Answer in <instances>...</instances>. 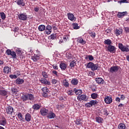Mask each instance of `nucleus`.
Wrapping results in <instances>:
<instances>
[{
    "instance_id": "nucleus-1",
    "label": "nucleus",
    "mask_w": 129,
    "mask_h": 129,
    "mask_svg": "<svg viewBox=\"0 0 129 129\" xmlns=\"http://www.w3.org/2000/svg\"><path fill=\"white\" fill-rule=\"evenodd\" d=\"M21 99L25 102V101H27V100H34L35 97L32 94H26L22 96Z\"/></svg>"
},
{
    "instance_id": "nucleus-2",
    "label": "nucleus",
    "mask_w": 129,
    "mask_h": 129,
    "mask_svg": "<svg viewBox=\"0 0 129 129\" xmlns=\"http://www.w3.org/2000/svg\"><path fill=\"white\" fill-rule=\"evenodd\" d=\"M86 68H91L92 71H95V70H97L99 68L98 64H94V63L92 62H90L87 63Z\"/></svg>"
},
{
    "instance_id": "nucleus-3",
    "label": "nucleus",
    "mask_w": 129,
    "mask_h": 129,
    "mask_svg": "<svg viewBox=\"0 0 129 129\" xmlns=\"http://www.w3.org/2000/svg\"><path fill=\"white\" fill-rule=\"evenodd\" d=\"M118 48L122 52H129L128 45H123L122 43L118 44Z\"/></svg>"
},
{
    "instance_id": "nucleus-4",
    "label": "nucleus",
    "mask_w": 129,
    "mask_h": 129,
    "mask_svg": "<svg viewBox=\"0 0 129 129\" xmlns=\"http://www.w3.org/2000/svg\"><path fill=\"white\" fill-rule=\"evenodd\" d=\"M105 48L107 49L106 51L110 53H115V52H116V47L113 45L105 46Z\"/></svg>"
},
{
    "instance_id": "nucleus-5",
    "label": "nucleus",
    "mask_w": 129,
    "mask_h": 129,
    "mask_svg": "<svg viewBox=\"0 0 129 129\" xmlns=\"http://www.w3.org/2000/svg\"><path fill=\"white\" fill-rule=\"evenodd\" d=\"M120 69V67L118 66H113L110 68V69L108 70L109 72H110V73H115L118 71Z\"/></svg>"
},
{
    "instance_id": "nucleus-6",
    "label": "nucleus",
    "mask_w": 129,
    "mask_h": 129,
    "mask_svg": "<svg viewBox=\"0 0 129 129\" xmlns=\"http://www.w3.org/2000/svg\"><path fill=\"white\" fill-rule=\"evenodd\" d=\"M18 18L21 21H27L28 20V15L26 13H20L18 15Z\"/></svg>"
},
{
    "instance_id": "nucleus-7",
    "label": "nucleus",
    "mask_w": 129,
    "mask_h": 129,
    "mask_svg": "<svg viewBox=\"0 0 129 129\" xmlns=\"http://www.w3.org/2000/svg\"><path fill=\"white\" fill-rule=\"evenodd\" d=\"M67 17L70 21H71L72 22L76 21L77 18L75 16H74V15H73V14L69 13L67 14Z\"/></svg>"
},
{
    "instance_id": "nucleus-8",
    "label": "nucleus",
    "mask_w": 129,
    "mask_h": 129,
    "mask_svg": "<svg viewBox=\"0 0 129 129\" xmlns=\"http://www.w3.org/2000/svg\"><path fill=\"white\" fill-rule=\"evenodd\" d=\"M42 90L43 91L42 96L43 97H47L48 95V93L49 92V89L45 87L42 88Z\"/></svg>"
},
{
    "instance_id": "nucleus-9",
    "label": "nucleus",
    "mask_w": 129,
    "mask_h": 129,
    "mask_svg": "<svg viewBox=\"0 0 129 129\" xmlns=\"http://www.w3.org/2000/svg\"><path fill=\"white\" fill-rule=\"evenodd\" d=\"M49 112V110L42 108L40 109V113L42 115V116H46V115H48V113Z\"/></svg>"
},
{
    "instance_id": "nucleus-10",
    "label": "nucleus",
    "mask_w": 129,
    "mask_h": 129,
    "mask_svg": "<svg viewBox=\"0 0 129 129\" xmlns=\"http://www.w3.org/2000/svg\"><path fill=\"white\" fill-rule=\"evenodd\" d=\"M77 99L79 101H86L87 100V96L86 95H81L77 96Z\"/></svg>"
},
{
    "instance_id": "nucleus-11",
    "label": "nucleus",
    "mask_w": 129,
    "mask_h": 129,
    "mask_svg": "<svg viewBox=\"0 0 129 129\" xmlns=\"http://www.w3.org/2000/svg\"><path fill=\"white\" fill-rule=\"evenodd\" d=\"M104 101L107 104H110V103L112 102V98H111V97L106 96L105 97Z\"/></svg>"
},
{
    "instance_id": "nucleus-12",
    "label": "nucleus",
    "mask_w": 129,
    "mask_h": 129,
    "mask_svg": "<svg viewBox=\"0 0 129 129\" xmlns=\"http://www.w3.org/2000/svg\"><path fill=\"white\" fill-rule=\"evenodd\" d=\"M6 112L7 114H13V112H14V108L11 106H9L6 108Z\"/></svg>"
},
{
    "instance_id": "nucleus-13",
    "label": "nucleus",
    "mask_w": 129,
    "mask_h": 129,
    "mask_svg": "<svg viewBox=\"0 0 129 129\" xmlns=\"http://www.w3.org/2000/svg\"><path fill=\"white\" fill-rule=\"evenodd\" d=\"M40 81L41 83H42V84H45V85H51V83L50 82H49L48 80H47V79H45V78H41L40 80Z\"/></svg>"
},
{
    "instance_id": "nucleus-14",
    "label": "nucleus",
    "mask_w": 129,
    "mask_h": 129,
    "mask_svg": "<svg viewBox=\"0 0 129 129\" xmlns=\"http://www.w3.org/2000/svg\"><path fill=\"white\" fill-rule=\"evenodd\" d=\"M56 117V114L52 111H50L48 113L47 117V118H49L50 119L52 118H54V117Z\"/></svg>"
},
{
    "instance_id": "nucleus-15",
    "label": "nucleus",
    "mask_w": 129,
    "mask_h": 129,
    "mask_svg": "<svg viewBox=\"0 0 129 129\" xmlns=\"http://www.w3.org/2000/svg\"><path fill=\"white\" fill-rule=\"evenodd\" d=\"M95 80L98 84H103L104 83V80L101 78H96Z\"/></svg>"
},
{
    "instance_id": "nucleus-16",
    "label": "nucleus",
    "mask_w": 129,
    "mask_h": 129,
    "mask_svg": "<svg viewBox=\"0 0 129 129\" xmlns=\"http://www.w3.org/2000/svg\"><path fill=\"white\" fill-rule=\"evenodd\" d=\"M126 15H127V12H118L117 17L119 18H123V17H125Z\"/></svg>"
},
{
    "instance_id": "nucleus-17",
    "label": "nucleus",
    "mask_w": 129,
    "mask_h": 129,
    "mask_svg": "<svg viewBox=\"0 0 129 129\" xmlns=\"http://www.w3.org/2000/svg\"><path fill=\"white\" fill-rule=\"evenodd\" d=\"M6 125H7V119H6V117H3L2 120H0V125H3V126H5Z\"/></svg>"
},
{
    "instance_id": "nucleus-18",
    "label": "nucleus",
    "mask_w": 129,
    "mask_h": 129,
    "mask_svg": "<svg viewBox=\"0 0 129 129\" xmlns=\"http://www.w3.org/2000/svg\"><path fill=\"white\" fill-rule=\"evenodd\" d=\"M77 41L78 43H80V44H82V45H85L86 44V41L85 40H83V38L82 37H80L77 38Z\"/></svg>"
},
{
    "instance_id": "nucleus-19",
    "label": "nucleus",
    "mask_w": 129,
    "mask_h": 129,
    "mask_svg": "<svg viewBox=\"0 0 129 129\" xmlns=\"http://www.w3.org/2000/svg\"><path fill=\"white\" fill-rule=\"evenodd\" d=\"M32 118V115L29 113H27L25 115V120L26 121H31V119Z\"/></svg>"
},
{
    "instance_id": "nucleus-20",
    "label": "nucleus",
    "mask_w": 129,
    "mask_h": 129,
    "mask_svg": "<svg viewBox=\"0 0 129 129\" xmlns=\"http://www.w3.org/2000/svg\"><path fill=\"white\" fill-rule=\"evenodd\" d=\"M123 31V30H122L121 28L116 29L115 31L116 36H119L120 34L122 33Z\"/></svg>"
},
{
    "instance_id": "nucleus-21",
    "label": "nucleus",
    "mask_w": 129,
    "mask_h": 129,
    "mask_svg": "<svg viewBox=\"0 0 129 129\" xmlns=\"http://www.w3.org/2000/svg\"><path fill=\"white\" fill-rule=\"evenodd\" d=\"M59 67L61 70H66V69L67 68V65L66 63L61 62L59 64Z\"/></svg>"
},
{
    "instance_id": "nucleus-22",
    "label": "nucleus",
    "mask_w": 129,
    "mask_h": 129,
    "mask_svg": "<svg viewBox=\"0 0 129 129\" xmlns=\"http://www.w3.org/2000/svg\"><path fill=\"white\" fill-rule=\"evenodd\" d=\"M32 59L34 62H37V61L40 60V56L37 54H34L32 56Z\"/></svg>"
},
{
    "instance_id": "nucleus-23",
    "label": "nucleus",
    "mask_w": 129,
    "mask_h": 129,
    "mask_svg": "<svg viewBox=\"0 0 129 129\" xmlns=\"http://www.w3.org/2000/svg\"><path fill=\"white\" fill-rule=\"evenodd\" d=\"M88 33V34L90 35V37L92 38V39H94V38L96 37V34L95 32L92 31L91 30H89Z\"/></svg>"
},
{
    "instance_id": "nucleus-24",
    "label": "nucleus",
    "mask_w": 129,
    "mask_h": 129,
    "mask_svg": "<svg viewBox=\"0 0 129 129\" xmlns=\"http://www.w3.org/2000/svg\"><path fill=\"white\" fill-rule=\"evenodd\" d=\"M4 72L6 74H9V73H10V72H11V68H10V67H8V66L4 67Z\"/></svg>"
},
{
    "instance_id": "nucleus-25",
    "label": "nucleus",
    "mask_w": 129,
    "mask_h": 129,
    "mask_svg": "<svg viewBox=\"0 0 129 129\" xmlns=\"http://www.w3.org/2000/svg\"><path fill=\"white\" fill-rule=\"evenodd\" d=\"M24 80H23L20 78H17L16 80V84H19V85L23 84V83H24Z\"/></svg>"
},
{
    "instance_id": "nucleus-26",
    "label": "nucleus",
    "mask_w": 129,
    "mask_h": 129,
    "mask_svg": "<svg viewBox=\"0 0 129 129\" xmlns=\"http://www.w3.org/2000/svg\"><path fill=\"white\" fill-rule=\"evenodd\" d=\"M17 5L21 7H25V6H26V4L25 3V1H24V0H19L17 2Z\"/></svg>"
},
{
    "instance_id": "nucleus-27",
    "label": "nucleus",
    "mask_w": 129,
    "mask_h": 129,
    "mask_svg": "<svg viewBox=\"0 0 129 129\" xmlns=\"http://www.w3.org/2000/svg\"><path fill=\"white\" fill-rule=\"evenodd\" d=\"M63 85L64 86V87L68 88L69 87V82L67 81V79H66L62 81Z\"/></svg>"
},
{
    "instance_id": "nucleus-28",
    "label": "nucleus",
    "mask_w": 129,
    "mask_h": 129,
    "mask_svg": "<svg viewBox=\"0 0 129 129\" xmlns=\"http://www.w3.org/2000/svg\"><path fill=\"white\" fill-rule=\"evenodd\" d=\"M32 108L34 110H39V109L41 108V106L38 104H35L32 106Z\"/></svg>"
},
{
    "instance_id": "nucleus-29",
    "label": "nucleus",
    "mask_w": 129,
    "mask_h": 129,
    "mask_svg": "<svg viewBox=\"0 0 129 129\" xmlns=\"http://www.w3.org/2000/svg\"><path fill=\"white\" fill-rule=\"evenodd\" d=\"M96 121L98 122V123H102L103 121V118H101L100 116H97L95 118Z\"/></svg>"
},
{
    "instance_id": "nucleus-30",
    "label": "nucleus",
    "mask_w": 129,
    "mask_h": 129,
    "mask_svg": "<svg viewBox=\"0 0 129 129\" xmlns=\"http://www.w3.org/2000/svg\"><path fill=\"white\" fill-rule=\"evenodd\" d=\"M112 43L111 40L109 39H106L104 41V44H105V45H108V46H110Z\"/></svg>"
},
{
    "instance_id": "nucleus-31",
    "label": "nucleus",
    "mask_w": 129,
    "mask_h": 129,
    "mask_svg": "<svg viewBox=\"0 0 129 129\" xmlns=\"http://www.w3.org/2000/svg\"><path fill=\"white\" fill-rule=\"evenodd\" d=\"M78 80L76 78L73 79L71 81L72 85H77V84H78Z\"/></svg>"
},
{
    "instance_id": "nucleus-32",
    "label": "nucleus",
    "mask_w": 129,
    "mask_h": 129,
    "mask_svg": "<svg viewBox=\"0 0 129 129\" xmlns=\"http://www.w3.org/2000/svg\"><path fill=\"white\" fill-rule=\"evenodd\" d=\"M45 29H46V27L44 25H41L38 27V31L40 32H43V31H45Z\"/></svg>"
},
{
    "instance_id": "nucleus-33",
    "label": "nucleus",
    "mask_w": 129,
    "mask_h": 129,
    "mask_svg": "<svg viewBox=\"0 0 129 129\" xmlns=\"http://www.w3.org/2000/svg\"><path fill=\"white\" fill-rule=\"evenodd\" d=\"M125 127H126V126L125 124L123 123H120L118 125V129H125Z\"/></svg>"
},
{
    "instance_id": "nucleus-34",
    "label": "nucleus",
    "mask_w": 129,
    "mask_h": 129,
    "mask_svg": "<svg viewBox=\"0 0 129 129\" xmlns=\"http://www.w3.org/2000/svg\"><path fill=\"white\" fill-rule=\"evenodd\" d=\"M57 38V35L56 33H53L49 36V39L50 40H55Z\"/></svg>"
},
{
    "instance_id": "nucleus-35",
    "label": "nucleus",
    "mask_w": 129,
    "mask_h": 129,
    "mask_svg": "<svg viewBox=\"0 0 129 129\" xmlns=\"http://www.w3.org/2000/svg\"><path fill=\"white\" fill-rule=\"evenodd\" d=\"M73 29H74V30H78L79 29H80V27L78 26V23H73L72 24Z\"/></svg>"
},
{
    "instance_id": "nucleus-36",
    "label": "nucleus",
    "mask_w": 129,
    "mask_h": 129,
    "mask_svg": "<svg viewBox=\"0 0 129 129\" xmlns=\"http://www.w3.org/2000/svg\"><path fill=\"white\" fill-rule=\"evenodd\" d=\"M8 94V92L6 90H0V95L6 96Z\"/></svg>"
},
{
    "instance_id": "nucleus-37",
    "label": "nucleus",
    "mask_w": 129,
    "mask_h": 129,
    "mask_svg": "<svg viewBox=\"0 0 129 129\" xmlns=\"http://www.w3.org/2000/svg\"><path fill=\"white\" fill-rule=\"evenodd\" d=\"M91 98H92V99H96V98L98 97V94H97V93H93L91 94Z\"/></svg>"
},
{
    "instance_id": "nucleus-38",
    "label": "nucleus",
    "mask_w": 129,
    "mask_h": 129,
    "mask_svg": "<svg viewBox=\"0 0 129 129\" xmlns=\"http://www.w3.org/2000/svg\"><path fill=\"white\" fill-rule=\"evenodd\" d=\"M76 65V61L75 60H73L71 62V63L70 64V67L72 68H74L75 66Z\"/></svg>"
},
{
    "instance_id": "nucleus-39",
    "label": "nucleus",
    "mask_w": 129,
    "mask_h": 129,
    "mask_svg": "<svg viewBox=\"0 0 129 129\" xmlns=\"http://www.w3.org/2000/svg\"><path fill=\"white\" fill-rule=\"evenodd\" d=\"M42 75L43 78H44V79H47L49 77V75H48V73H47L45 71H43L42 72Z\"/></svg>"
},
{
    "instance_id": "nucleus-40",
    "label": "nucleus",
    "mask_w": 129,
    "mask_h": 129,
    "mask_svg": "<svg viewBox=\"0 0 129 129\" xmlns=\"http://www.w3.org/2000/svg\"><path fill=\"white\" fill-rule=\"evenodd\" d=\"M90 101L92 104V106H96V105H97V104H98V101H97V100H91Z\"/></svg>"
},
{
    "instance_id": "nucleus-41",
    "label": "nucleus",
    "mask_w": 129,
    "mask_h": 129,
    "mask_svg": "<svg viewBox=\"0 0 129 129\" xmlns=\"http://www.w3.org/2000/svg\"><path fill=\"white\" fill-rule=\"evenodd\" d=\"M11 92L13 94H17V93H18V89L16 88L12 87L11 89Z\"/></svg>"
},
{
    "instance_id": "nucleus-42",
    "label": "nucleus",
    "mask_w": 129,
    "mask_h": 129,
    "mask_svg": "<svg viewBox=\"0 0 129 129\" xmlns=\"http://www.w3.org/2000/svg\"><path fill=\"white\" fill-rule=\"evenodd\" d=\"M11 56H12V58L13 59H17V53L15 51H12L11 52V54H10Z\"/></svg>"
},
{
    "instance_id": "nucleus-43",
    "label": "nucleus",
    "mask_w": 129,
    "mask_h": 129,
    "mask_svg": "<svg viewBox=\"0 0 129 129\" xmlns=\"http://www.w3.org/2000/svg\"><path fill=\"white\" fill-rule=\"evenodd\" d=\"M18 117L20 120H22V121H24V118L23 117V114L22 113L20 112L18 114Z\"/></svg>"
},
{
    "instance_id": "nucleus-44",
    "label": "nucleus",
    "mask_w": 129,
    "mask_h": 129,
    "mask_svg": "<svg viewBox=\"0 0 129 129\" xmlns=\"http://www.w3.org/2000/svg\"><path fill=\"white\" fill-rule=\"evenodd\" d=\"M0 16H1V19H2V20H6V18H7V17L6 16V14H5V13L1 12L0 13Z\"/></svg>"
},
{
    "instance_id": "nucleus-45",
    "label": "nucleus",
    "mask_w": 129,
    "mask_h": 129,
    "mask_svg": "<svg viewBox=\"0 0 129 129\" xmlns=\"http://www.w3.org/2000/svg\"><path fill=\"white\" fill-rule=\"evenodd\" d=\"M21 60H23L25 58V56L22 55V52H21V50L18 51V55Z\"/></svg>"
},
{
    "instance_id": "nucleus-46",
    "label": "nucleus",
    "mask_w": 129,
    "mask_h": 129,
    "mask_svg": "<svg viewBox=\"0 0 129 129\" xmlns=\"http://www.w3.org/2000/svg\"><path fill=\"white\" fill-rule=\"evenodd\" d=\"M75 93H76V95H80L81 94H82V90H76L75 91Z\"/></svg>"
},
{
    "instance_id": "nucleus-47",
    "label": "nucleus",
    "mask_w": 129,
    "mask_h": 129,
    "mask_svg": "<svg viewBox=\"0 0 129 129\" xmlns=\"http://www.w3.org/2000/svg\"><path fill=\"white\" fill-rule=\"evenodd\" d=\"M66 56L68 59H70L72 57V54H71V52H67Z\"/></svg>"
},
{
    "instance_id": "nucleus-48",
    "label": "nucleus",
    "mask_w": 129,
    "mask_h": 129,
    "mask_svg": "<svg viewBox=\"0 0 129 129\" xmlns=\"http://www.w3.org/2000/svg\"><path fill=\"white\" fill-rule=\"evenodd\" d=\"M9 77L11 79H17V78H18V76H17V75H10L9 76Z\"/></svg>"
},
{
    "instance_id": "nucleus-49",
    "label": "nucleus",
    "mask_w": 129,
    "mask_h": 129,
    "mask_svg": "<svg viewBox=\"0 0 129 129\" xmlns=\"http://www.w3.org/2000/svg\"><path fill=\"white\" fill-rule=\"evenodd\" d=\"M85 106H86V107H92V105L91 104V101L89 102L86 103L85 104Z\"/></svg>"
},
{
    "instance_id": "nucleus-50",
    "label": "nucleus",
    "mask_w": 129,
    "mask_h": 129,
    "mask_svg": "<svg viewBox=\"0 0 129 129\" xmlns=\"http://www.w3.org/2000/svg\"><path fill=\"white\" fill-rule=\"evenodd\" d=\"M76 123L77 125H79V124H81V119H77L76 121Z\"/></svg>"
},
{
    "instance_id": "nucleus-51",
    "label": "nucleus",
    "mask_w": 129,
    "mask_h": 129,
    "mask_svg": "<svg viewBox=\"0 0 129 129\" xmlns=\"http://www.w3.org/2000/svg\"><path fill=\"white\" fill-rule=\"evenodd\" d=\"M45 30L47 31H52V26L50 25H47L45 28Z\"/></svg>"
},
{
    "instance_id": "nucleus-52",
    "label": "nucleus",
    "mask_w": 129,
    "mask_h": 129,
    "mask_svg": "<svg viewBox=\"0 0 129 129\" xmlns=\"http://www.w3.org/2000/svg\"><path fill=\"white\" fill-rule=\"evenodd\" d=\"M12 50H11V49H7L6 50V53L7 54V55H8V56H10V55L12 54Z\"/></svg>"
},
{
    "instance_id": "nucleus-53",
    "label": "nucleus",
    "mask_w": 129,
    "mask_h": 129,
    "mask_svg": "<svg viewBox=\"0 0 129 129\" xmlns=\"http://www.w3.org/2000/svg\"><path fill=\"white\" fill-rule=\"evenodd\" d=\"M57 82H58V80H57L55 79H53L51 80V83L52 84H57Z\"/></svg>"
},
{
    "instance_id": "nucleus-54",
    "label": "nucleus",
    "mask_w": 129,
    "mask_h": 129,
    "mask_svg": "<svg viewBox=\"0 0 129 129\" xmlns=\"http://www.w3.org/2000/svg\"><path fill=\"white\" fill-rule=\"evenodd\" d=\"M52 33V31L50 30H45L44 31V34H46V35H50Z\"/></svg>"
},
{
    "instance_id": "nucleus-55",
    "label": "nucleus",
    "mask_w": 129,
    "mask_h": 129,
    "mask_svg": "<svg viewBox=\"0 0 129 129\" xmlns=\"http://www.w3.org/2000/svg\"><path fill=\"white\" fill-rule=\"evenodd\" d=\"M68 95H69L70 96L73 95V91H72V90L68 91Z\"/></svg>"
},
{
    "instance_id": "nucleus-56",
    "label": "nucleus",
    "mask_w": 129,
    "mask_h": 129,
    "mask_svg": "<svg viewBox=\"0 0 129 129\" xmlns=\"http://www.w3.org/2000/svg\"><path fill=\"white\" fill-rule=\"evenodd\" d=\"M110 32H111V30L108 28L105 31V34H106V35H107L108 34H109Z\"/></svg>"
},
{
    "instance_id": "nucleus-57",
    "label": "nucleus",
    "mask_w": 129,
    "mask_h": 129,
    "mask_svg": "<svg viewBox=\"0 0 129 129\" xmlns=\"http://www.w3.org/2000/svg\"><path fill=\"white\" fill-rule=\"evenodd\" d=\"M89 61H92L93 60H94V57H93L92 55H89Z\"/></svg>"
},
{
    "instance_id": "nucleus-58",
    "label": "nucleus",
    "mask_w": 129,
    "mask_h": 129,
    "mask_svg": "<svg viewBox=\"0 0 129 129\" xmlns=\"http://www.w3.org/2000/svg\"><path fill=\"white\" fill-rule=\"evenodd\" d=\"M127 0H121L120 1H119L118 3H119V4H124V3H127Z\"/></svg>"
},
{
    "instance_id": "nucleus-59",
    "label": "nucleus",
    "mask_w": 129,
    "mask_h": 129,
    "mask_svg": "<svg viewBox=\"0 0 129 129\" xmlns=\"http://www.w3.org/2000/svg\"><path fill=\"white\" fill-rule=\"evenodd\" d=\"M109 114V113H108V111L107 110H105L104 111V115L107 116Z\"/></svg>"
},
{
    "instance_id": "nucleus-60",
    "label": "nucleus",
    "mask_w": 129,
    "mask_h": 129,
    "mask_svg": "<svg viewBox=\"0 0 129 129\" xmlns=\"http://www.w3.org/2000/svg\"><path fill=\"white\" fill-rule=\"evenodd\" d=\"M52 74H54V75H55V76H58V72L56 71H52Z\"/></svg>"
},
{
    "instance_id": "nucleus-61",
    "label": "nucleus",
    "mask_w": 129,
    "mask_h": 129,
    "mask_svg": "<svg viewBox=\"0 0 129 129\" xmlns=\"http://www.w3.org/2000/svg\"><path fill=\"white\" fill-rule=\"evenodd\" d=\"M124 30L125 33H129V27H124Z\"/></svg>"
},
{
    "instance_id": "nucleus-62",
    "label": "nucleus",
    "mask_w": 129,
    "mask_h": 129,
    "mask_svg": "<svg viewBox=\"0 0 129 129\" xmlns=\"http://www.w3.org/2000/svg\"><path fill=\"white\" fill-rule=\"evenodd\" d=\"M52 67L55 70H58V66L57 64H53Z\"/></svg>"
},
{
    "instance_id": "nucleus-63",
    "label": "nucleus",
    "mask_w": 129,
    "mask_h": 129,
    "mask_svg": "<svg viewBox=\"0 0 129 129\" xmlns=\"http://www.w3.org/2000/svg\"><path fill=\"white\" fill-rule=\"evenodd\" d=\"M121 100H124L125 99V96L124 95H120V98Z\"/></svg>"
},
{
    "instance_id": "nucleus-64",
    "label": "nucleus",
    "mask_w": 129,
    "mask_h": 129,
    "mask_svg": "<svg viewBox=\"0 0 129 129\" xmlns=\"http://www.w3.org/2000/svg\"><path fill=\"white\" fill-rule=\"evenodd\" d=\"M115 101H116L117 102H120V98H119V97H116Z\"/></svg>"
}]
</instances>
